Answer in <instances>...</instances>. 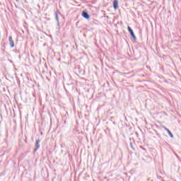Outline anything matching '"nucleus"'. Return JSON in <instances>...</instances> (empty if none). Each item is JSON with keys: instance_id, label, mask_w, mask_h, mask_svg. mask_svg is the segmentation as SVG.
<instances>
[{"instance_id": "f257e3e1", "label": "nucleus", "mask_w": 181, "mask_h": 181, "mask_svg": "<svg viewBox=\"0 0 181 181\" xmlns=\"http://www.w3.org/2000/svg\"><path fill=\"white\" fill-rule=\"evenodd\" d=\"M127 30L132 36V39H134V40L136 42V36H135V33H134V30H132V28H131L130 26H127Z\"/></svg>"}, {"instance_id": "f03ea898", "label": "nucleus", "mask_w": 181, "mask_h": 181, "mask_svg": "<svg viewBox=\"0 0 181 181\" xmlns=\"http://www.w3.org/2000/svg\"><path fill=\"white\" fill-rule=\"evenodd\" d=\"M40 148V139H37L35 141V146L34 148V152H37L38 149Z\"/></svg>"}, {"instance_id": "7ed1b4c3", "label": "nucleus", "mask_w": 181, "mask_h": 181, "mask_svg": "<svg viewBox=\"0 0 181 181\" xmlns=\"http://www.w3.org/2000/svg\"><path fill=\"white\" fill-rule=\"evenodd\" d=\"M113 8L115 11H117V9L119 8V6L118 5V0L113 1Z\"/></svg>"}, {"instance_id": "20e7f679", "label": "nucleus", "mask_w": 181, "mask_h": 181, "mask_svg": "<svg viewBox=\"0 0 181 181\" xmlns=\"http://www.w3.org/2000/svg\"><path fill=\"white\" fill-rule=\"evenodd\" d=\"M9 45L11 47H15V42H13V39L12 38V36H10L8 37Z\"/></svg>"}, {"instance_id": "39448f33", "label": "nucleus", "mask_w": 181, "mask_h": 181, "mask_svg": "<svg viewBox=\"0 0 181 181\" xmlns=\"http://www.w3.org/2000/svg\"><path fill=\"white\" fill-rule=\"evenodd\" d=\"M82 16L85 19H90V15L88 14V13L86 11L82 12Z\"/></svg>"}, {"instance_id": "423d86ee", "label": "nucleus", "mask_w": 181, "mask_h": 181, "mask_svg": "<svg viewBox=\"0 0 181 181\" xmlns=\"http://www.w3.org/2000/svg\"><path fill=\"white\" fill-rule=\"evenodd\" d=\"M165 131H166L169 135V136H170V138H173V134H172V132H170V130H169V129H168L167 127H164Z\"/></svg>"}, {"instance_id": "0eeeda50", "label": "nucleus", "mask_w": 181, "mask_h": 181, "mask_svg": "<svg viewBox=\"0 0 181 181\" xmlns=\"http://www.w3.org/2000/svg\"><path fill=\"white\" fill-rule=\"evenodd\" d=\"M55 19L57 22V25L59 26V25H60V23L59 20V14L57 13V12L55 13Z\"/></svg>"}, {"instance_id": "6e6552de", "label": "nucleus", "mask_w": 181, "mask_h": 181, "mask_svg": "<svg viewBox=\"0 0 181 181\" xmlns=\"http://www.w3.org/2000/svg\"><path fill=\"white\" fill-rule=\"evenodd\" d=\"M129 146H130V148L133 149V151H135V148H134V145L132 144V142H130Z\"/></svg>"}, {"instance_id": "1a4fd4ad", "label": "nucleus", "mask_w": 181, "mask_h": 181, "mask_svg": "<svg viewBox=\"0 0 181 181\" xmlns=\"http://www.w3.org/2000/svg\"><path fill=\"white\" fill-rule=\"evenodd\" d=\"M177 156V158L178 157L177 154L175 155Z\"/></svg>"}]
</instances>
